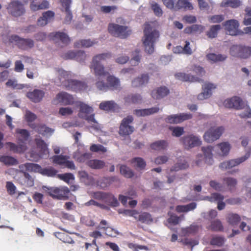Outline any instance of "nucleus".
Here are the masks:
<instances>
[{"label":"nucleus","instance_id":"obj_1","mask_svg":"<svg viewBox=\"0 0 251 251\" xmlns=\"http://www.w3.org/2000/svg\"><path fill=\"white\" fill-rule=\"evenodd\" d=\"M144 26L142 41L145 51L149 54H151L154 51V44L159 37V32L148 23L145 24Z\"/></svg>","mask_w":251,"mask_h":251},{"label":"nucleus","instance_id":"obj_2","mask_svg":"<svg viewBox=\"0 0 251 251\" xmlns=\"http://www.w3.org/2000/svg\"><path fill=\"white\" fill-rule=\"evenodd\" d=\"M77 106L79 108L78 116L91 124L92 128L96 130H100V125L95 120V114L91 113L93 111L92 107L82 102H80Z\"/></svg>","mask_w":251,"mask_h":251},{"label":"nucleus","instance_id":"obj_3","mask_svg":"<svg viewBox=\"0 0 251 251\" xmlns=\"http://www.w3.org/2000/svg\"><path fill=\"white\" fill-rule=\"evenodd\" d=\"M68 73L64 71H61L60 73L59 79L61 85L67 90H72L75 92L84 90L87 87V85L84 82L77 80L75 79H66L68 77Z\"/></svg>","mask_w":251,"mask_h":251},{"label":"nucleus","instance_id":"obj_4","mask_svg":"<svg viewBox=\"0 0 251 251\" xmlns=\"http://www.w3.org/2000/svg\"><path fill=\"white\" fill-rule=\"evenodd\" d=\"M111 56V53L106 52L97 54L93 57L90 68L94 70L96 76H105L108 74L104 70V67L101 64L100 62L110 58Z\"/></svg>","mask_w":251,"mask_h":251},{"label":"nucleus","instance_id":"obj_5","mask_svg":"<svg viewBox=\"0 0 251 251\" xmlns=\"http://www.w3.org/2000/svg\"><path fill=\"white\" fill-rule=\"evenodd\" d=\"M190 71L192 72L194 75L191 73L187 74L184 73H177L175 74L176 78L182 81L190 82H200L201 79L195 75L202 76L205 74V71L203 68L200 66H192L190 69Z\"/></svg>","mask_w":251,"mask_h":251},{"label":"nucleus","instance_id":"obj_6","mask_svg":"<svg viewBox=\"0 0 251 251\" xmlns=\"http://www.w3.org/2000/svg\"><path fill=\"white\" fill-rule=\"evenodd\" d=\"M9 42L22 50H28L34 46V42L29 38H24L17 35H11L8 38Z\"/></svg>","mask_w":251,"mask_h":251},{"label":"nucleus","instance_id":"obj_7","mask_svg":"<svg viewBox=\"0 0 251 251\" xmlns=\"http://www.w3.org/2000/svg\"><path fill=\"white\" fill-rule=\"evenodd\" d=\"M44 189L46 193L54 199L66 200L68 199L70 190L67 187L61 188L44 187Z\"/></svg>","mask_w":251,"mask_h":251},{"label":"nucleus","instance_id":"obj_8","mask_svg":"<svg viewBox=\"0 0 251 251\" xmlns=\"http://www.w3.org/2000/svg\"><path fill=\"white\" fill-rule=\"evenodd\" d=\"M108 30L113 36L121 38H126L131 33V30L127 26L113 23L109 24Z\"/></svg>","mask_w":251,"mask_h":251},{"label":"nucleus","instance_id":"obj_9","mask_svg":"<svg viewBox=\"0 0 251 251\" xmlns=\"http://www.w3.org/2000/svg\"><path fill=\"white\" fill-rule=\"evenodd\" d=\"M93 197L95 199L103 201L111 207H117L119 204L117 198L110 193L96 192L94 193Z\"/></svg>","mask_w":251,"mask_h":251},{"label":"nucleus","instance_id":"obj_10","mask_svg":"<svg viewBox=\"0 0 251 251\" xmlns=\"http://www.w3.org/2000/svg\"><path fill=\"white\" fill-rule=\"evenodd\" d=\"M230 54L234 57L246 59L251 56V47L242 45H233L230 49Z\"/></svg>","mask_w":251,"mask_h":251},{"label":"nucleus","instance_id":"obj_11","mask_svg":"<svg viewBox=\"0 0 251 251\" xmlns=\"http://www.w3.org/2000/svg\"><path fill=\"white\" fill-rule=\"evenodd\" d=\"M251 154V150H250L243 156L221 163L219 165V167L224 170L230 169L247 160L250 157Z\"/></svg>","mask_w":251,"mask_h":251},{"label":"nucleus","instance_id":"obj_12","mask_svg":"<svg viewBox=\"0 0 251 251\" xmlns=\"http://www.w3.org/2000/svg\"><path fill=\"white\" fill-rule=\"evenodd\" d=\"M133 121V118L132 116L129 115L124 118L121 123L119 129V134L122 135H129L132 134L134 128L133 126H130Z\"/></svg>","mask_w":251,"mask_h":251},{"label":"nucleus","instance_id":"obj_13","mask_svg":"<svg viewBox=\"0 0 251 251\" xmlns=\"http://www.w3.org/2000/svg\"><path fill=\"white\" fill-rule=\"evenodd\" d=\"M68 155H56L52 157V162L71 170H75L76 167L73 161L69 160Z\"/></svg>","mask_w":251,"mask_h":251},{"label":"nucleus","instance_id":"obj_14","mask_svg":"<svg viewBox=\"0 0 251 251\" xmlns=\"http://www.w3.org/2000/svg\"><path fill=\"white\" fill-rule=\"evenodd\" d=\"M224 130V128L223 126L211 127L205 133L203 138L208 143L213 142L220 138Z\"/></svg>","mask_w":251,"mask_h":251},{"label":"nucleus","instance_id":"obj_15","mask_svg":"<svg viewBox=\"0 0 251 251\" xmlns=\"http://www.w3.org/2000/svg\"><path fill=\"white\" fill-rule=\"evenodd\" d=\"M180 141L186 149L200 146L201 144L200 139L193 134L183 137L180 139Z\"/></svg>","mask_w":251,"mask_h":251},{"label":"nucleus","instance_id":"obj_16","mask_svg":"<svg viewBox=\"0 0 251 251\" xmlns=\"http://www.w3.org/2000/svg\"><path fill=\"white\" fill-rule=\"evenodd\" d=\"M192 118V115L190 113H180L168 116L165 118V122L170 124H178Z\"/></svg>","mask_w":251,"mask_h":251},{"label":"nucleus","instance_id":"obj_17","mask_svg":"<svg viewBox=\"0 0 251 251\" xmlns=\"http://www.w3.org/2000/svg\"><path fill=\"white\" fill-rule=\"evenodd\" d=\"M224 25L229 35L234 36L240 34V32L238 30L239 24L237 20L234 19L227 20L224 23Z\"/></svg>","mask_w":251,"mask_h":251},{"label":"nucleus","instance_id":"obj_18","mask_svg":"<svg viewBox=\"0 0 251 251\" xmlns=\"http://www.w3.org/2000/svg\"><path fill=\"white\" fill-rule=\"evenodd\" d=\"M224 105L226 108H234L236 109H241L245 107L244 102L238 97H233L225 100Z\"/></svg>","mask_w":251,"mask_h":251},{"label":"nucleus","instance_id":"obj_19","mask_svg":"<svg viewBox=\"0 0 251 251\" xmlns=\"http://www.w3.org/2000/svg\"><path fill=\"white\" fill-rule=\"evenodd\" d=\"M8 8L11 14L15 17L20 16L25 12L23 4L18 1L11 2Z\"/></svg>","mask_w":251,"mask_h":251},{"label":"nucleus","instance_id":"obj_20","mask_svg":"<svg viewBox=\"0 0 251 251\" xmlns=\"http://www.w3.org/2000/svg\"><path fill=\"white\" fill-rule=\"evenodd\" d=\"M203 91L198 96V99L203 100L210 97L212 94V90L216 88V85L210 83L206 82L202 85Z\"/></svg>","mask_w":251,"mask_h":251},{"label":"nucleus","instance_id":"obj_21","mask_svg":"<svg viewBox=\"0 0 251 251\" xmlns=\"http://www.w3.org/2000/svg\"><path fill=\"white\" fill-rule=\"evenodd\" d=\"M54 16V12L50 10L43 12L42 16L40 17L37 20V25L41 26L46 25L49 23L53 20Z\"/></svg>","mask_w":251,"mask_h":251},{"label":"nucleus","instance_id":"obj_22","mask_svg":"<svg viewBox=\"0 0 251 251\" xmlns=\"http://www.w3.org/2000/svg\"><path fill=\"white\" fill-rule=\"evenodd\" d=\"M49 37L51 40L55 42L60 41L61 43L65 45H67L70 42V38L64 32H52L50 34Z\"/></svg>","mask_w":251,"mask_h":251},{"label":"nucleus","instance_id":"obj_23","mask_svg":"<svg viewBox=\"0 0 251 251\" xmlns=\"http://www.w3.org/2000/svg\"><path fill=\"white\" fill-rule=\"evenodd\" d=\"M224 199V196L218 193H213L210 196L207 197V200L210 202H217V208L219 210H223L225 207L226 204L223 202Z\"/></svg>","mask_w":251,"mask_h":251},{"label":"nucleus","instance_id":"obj_24","mask_svg":"<svg viewBox=\"0 0 251 251\" xmlns=\"http://www.w3.org/2000/svg\"><path fill=\"white\" fill-rule=\"evenodd\" d=\"M44 96V91L39 89H34L33 91L29 92L26 94V97L35 103L41 101Z\"/></svg>","mask_w":251,"mask_h":251},{"label":"nucleus","instance_id":"obj_25","mask_svg":"<svg viewBox=\"0 0 251 251\" xmlns=\"http://www.w3.org/2000/svg\"><path fill=\"white\" fill-rule=\"evenodd\" d=\"M169 93V89L167 87L162 86L153 90L151 95L154 99L159 100L167 96Z\"/></svg>","mask_w":251,"mask_h":251},{"label":"nucleus","instance_id":"obj_26","mask_svg":"<svg viewBox=\"0 0 251 251\" xmlns=\"http://www.w3.org/2000/svg\"><path fill=\"white\" fill-rule=\"evenodd\" d=\"M56 98L59 102L64 105H70L74 103L73 97L66 92H62L58 93Z\"/></svg>","mask_w":251,"mask_h":251},{"label":"nucleus","instance_id":"obj_27","mask_svg":"<svg viewBox=\"0 0 251 251\" xmlns=\"http://www.w3.org/2000/svg\"><path fill=\"white\" fill-rule=\"evenodd\" d=\"M18 181L22 185L27 187H30L34 185V181L31 176L27 173L24 172L19 177Z\"/></svg>","mask_w":251,"mask_h":251},{"label":"nucleus","instance_id":"obj_28","mask_svg":"<svg viewBox=\"0 0 251 251\" xmlns=\"http://www.w3.org/2000/svg\"><path fill=\"white\" fill-rule=\"evenodd\" d=\"M125 104L129 105L131 104H138L142 102V97L138 94H130L124 98Z\"/></svg>","mask_w":251,"mask_h":251},{"label":"nucleus","instance_id":"obj_29","mask_svg":"<svg viewBox=\"0 0 251 251\" xmlns=\"http://www.w3.org/2000/svg\"><path fill=\"white\" fill-rule=\"evenodd\" d=\"M108 89L114 90L120 89V82L119 79L113 75H109L107 78Z\"/></svg>","mask_w":251,"mask_h":251},{"label":"nucleus","instance_id":"obj_30","mask_svg":"<svg viewBox=\"0 0 251 251\" xmlns=\"http://www.w3.org/2000/svg\"><path fill=\"white\" fill-rule=\"evenodd\" d=\"M149 80L148 74H142L140 77H138L132 81L131 85L133 87H138L147 84Z\"/></svg>","mask_w":251,"mask_h":251},{"label":"nucleus","instance_id":"obj_31","mask_svg":"<svg viewBox=\"0 0 251 251\" xmlns=\"http://www.w3.org/2000/svg\"><path fill=\"white\" fill-rule=\"evenodd\" d=\"M158 107H153L148 109H136L134 111V114L137 116H145L156 113L159 111Z\"/></svg>","mask_w":251,"mask_h":251},{"label":"nucleus","instance_id":"obj_32","mask_svg":"<svg viewBox=\"0 0 251 251\" xmlns=\"http://www.w3.org/2000/svg\"><path fill=\"white\" fill-rule=\"evenodd\" d=\"M7 145L8 146L10 150L15 153H23L27 149L26 146L24 143L17 145L11 142H8Z\"/></svg>","mask_w":251,"mask_h":251},{"label":"nucleus","instance_id":"obj_33","mask_svg":"<svg viewBox=\"0 0 251 251\" xmlns=\"http://www.w3.org/2000/svg\"><path fill=\"white\" fill-rule=\"evenodd\" d=\"M136 217V220L142 223L150 224L153 222L151 215L148 212H144L139 213L138 212V216Z\"/></svg>","mask_w":251,"mask_h":251},{"label":"nucleus","instance_id":"obj_34","mask_svg":"<svg viewBox=\"0 0 251 251\" xmlns=\"http://www.w3.org/2000/svg\"><path fill=\"white\" fill-rule=\"evenodd\" d=\"M212 150L213 147L211 146L203 147L201 148V150L204 153L205 161L208 165H211L213 162L212 153Z\"/></svg>","mask_w":251,"mask_h":251},{"label":"nucleus","instance_id":"obj_35","mask_svg":"<svg viewBox=\"0 0 251 251\" xmlns=\"http://www.w3.org/2000/svg\"><path fill=\"white\" fill-rule=\"evenodd\" d=\"M180 9L191 10L193 9L192 4L187 0H178L175 5V10L176 11Z\"/></svg>","mask_w":251,"mask_h":251},{"label":"nucleus","instance_id":"obj_36","mask_svg":"<svg viewBox=\"0 0 251 251\" xmlns=\"http://www.w3.org/2000/svg\"><path fill=\"white\" fill-rule=\"evenodd\" d=\"M30 7L34 11L47 9L49 7V2L46 0H44L39 4H37L33 1L31 2Z\"/></svg>","mask_w":251,"mask_h":251},{"label":"nucleus","instance_id":"obj_37","mask_svg":"<svg viewBox=\"0 0 251 251\" xmlns=\"http://www.w3.org/2000/svg\"><path fill=\"white\" fill-rule=\"evenodd\" d=\"M30 126L32 128H36V130L37 132L44 136L48 134H51L53 132V129L46 126L45 125H39L36 127L35 125L31 124Z\"/></svg>","mask_w":251,"mask_h":251},{"label":"nucleus","instance_id":"obj_38","mask_svg":"<svg viewBox=\"0 0 251 251\" xmlns=\"http://www.w3.org/2000/svg\"><path fill=\"white\" fill-rule=\"evenodd\" d=\"M226 219L227 223L232 226H237L241 221L239 215L232 213L227 214Z\"/></svg>","mask_w":251,"mask_h":251},{"label":"nucleus","instance_id":"obj_39","mask_svg":"<svg viewBox=\"0 0 251 251\" xmlns=\"http://www.w3.org/2000/svg\"><path fill=\"white\" fill-rule=\"evenodd\" d=\"M91 157V154L90 153H84L81 154L78 151L74 152L73 154L74 158L79 163H83L88 160Z\"/></svg>","mask_w":251,"mask_h":251},{"label":"nucleus","instance_id":"obj_40","mask_svg":"<svg viewBox=\"0 0 251 251\" xmlns=\"http://www.w3.org/2000/svg\"><path fill=\"white\" fill-rule=\"evenodd\" d=\"M168 146V143L167 141L159 140L151 144L150 147L153 150L161 151L166 149Z\"/></svg>","mask_w":251,"mask_h":251},{"label":"nucleus","instance_id":"obj_41","mask_svg":"<svg viewBox=\"0 0 251 251\" xmlns=\"http://www.w3.org/2000/svg\"><path fill=\"white\" fill-rule=\"evenodd\" d=\"M116 103L113 100L105 101L101 102L99 105V108L104 111H112L115 109Z\"/></svg>","mask_w":251,"mask_h":251},{"label":"nucleus","instance_id":"obj_42","mask_svg":"<svg viewBox=\"0 0 251 251\" xmlns=\"http://www.w3.org/2000/svg\"><path fill=\"white\" fill-rule=\"evenodd\" d=\"M208 229L212 231H222L224 230V226L220 220L216 219L211 221Z\"/></svg>","mask_w":251,"mask_h":251},{"label":"nucleus","instance_id":"obj_43","mask_svg":"<svg viewBox=\"0 0 251 251\" xmlns=\"http://www.w3.org/2000/svg\"><path fill=\"white\" fill-rule=\"evenodd\" d=\"M86 164L89 167L94 169H101L105 166V162L103 161L98 159L88 160Z\"/></svg>","mask_w":251,"mask_h":251},{"label":"nucleus","instance_id":"obj_44","mask_svg":"<svg viewBox=\"0 0 251 251\" xmlns=\"http://www.w3.org/2000/svg\"><path fill=\"white\" fill-rule=\"evenodd\" d=\"M189 167V164L188 162L185 160H182L181 159L180 160H178V162L176 163L174 166H173L171 168V171L173 172H177L181 170H185L187 169Z\"/></svg>","mask_w":251,"mask_h":251},{"label":"nucleus","instance_id":"obj_45","mask_svg":"<svg viewBox=\"0 0 251 251\" xmlns=\"http://www.w3.org/2000/svg\"><path fill=\"white\" fill-rule=\"evenodd\" d=\"M241 4V1L240 0H224L220 4L222 7H231L232 8H237Z\"/></svg>","mask_w":251,"mask_h":251},{"label":"nucleus","instance_id":"obj_46","mask_svg":"<svg viewBox=\"0 0 251 251\" xmlns=\"http://www.w3.org/2000/svg\"><path fill=\"white\" fill-rule=\"evenodd\" d=\"M115 177H104L100 179L98 182L99 185L103 189L109 186L115 180Z\"/></svg>","mask_w":251,"mask_h":251},{"label":"nucleus","instance_id":"obj_47","mask_svg":"<svg viewBox=\"0 0 251 251\" xmlns=\"http://www.w3.org/2000/svg\"><path fill=\"white\" fill-rule=\"evenodd\" d=\"M96 43L91 41L90 39H83L79 40L74 44V46L75 48H89L92 47Z\"/></svg>","mask_w":251,"mask_h":251},{"label":"nucleus","instance_id":"obj_48","mask_svg":"<svg viewBox=\"0 0 251 251\" xmlns=\"http://www.w3.org/2000/svg\"><path fill=\"white\" fill-rule=\"evenodd\" d=\"M0 162L6 165L12 166L18 164V161L13 157L8 155H2L0 157Z\"/></svg>","mask_w":251,"mask_h":251},{"label":"nucleus","instance_id":"obj_49","mask_svg":"<svg viewBox=\"0 0 251 251\" xmlns=\"http://www.w3.org/2000/svg\"><path fill=\"white\" fill-rule=\"evenodd\" d=\"M35 142L37 148L40 149V151L42 154H45L49 153L48 145L42 139L36 138L35 139Z\"/></svg>","mask_w":251,"mask_h":251},{"label":"nucleus","instance_id":"obj_50","mask_svg":"<svg viewBox=\"0 0 251 251\" xmlns=\"http://www.w3.org/2000/svg\"><path fill=\"white\" fill-rule=\"evenodd\" d=\"M216 148L220 150L221 152L219 153L220 155H226L230 149V145L227 142H223L218 144Z\"/></svg>","mask_w":251,"mask_h":251},{"label":"nucleus","instance_id":"obj_51","mask_svg":"<svg viewBox=\"0 0 251 251\" xmlns=\"http://www.w3.org/2000/svg\"><path fill=\"white\" fill-rule=\"evenodd\" d=\"M208 60L212 62H217L218 61H223L225 60L227 56L225 55L221 54H216L215 53H209L206 55Z\"/></svg>","mask_w":251,"mask_h":251},{"label":"nucleus","instance_id":"obj_52","mask_svg":"<svg viewBox=\"0 0 251 251\" xmlns=\"http://www.w3.org/2000/svg\"><path fill=\"white\" fill-rule=\"evenodd\" d=\"M221 29L220 25H213L211 26L209 30L207 31L206 35L209 38H214L217 36L218 32Z\"/></svg>","mask_w":251,"mask_h":251},{"label":"nucleus","instance_id":"obj_53","mask_svg":"<svg viewBox=\"0 0 251 251\" xmlns=\"http://www.w3.org/2000/svg\"><path fill=\"white\" fill-rule=\"evenodd\" d=\"M24 165L26 171L40 174L42 167L39 164L32 163H26Z\"/></svg>","mask_w":251,"mask_h":251},{"label":"nucleus","instance_id":"obj_54","mask_svg":"<svg viewBox=\"0 0 251 251\" xmlns=\"http://www.w3.org/2000/svg\"><path fill=\"white\" fill-rule=\"evenodd\" d=\"M223 182L230 190L235 188L237 183L236 179L231 177H224Z\"/></svg>","mask_w":251,"mask_h":251},{"label":"nucleus","instance_id":"obj_55","mask_svg":"<svg viewBox=\"0 0 251 251\" xmlns=\"http://www.w3.org/2000/svg\"><path fill=\"white\" fill-rule=\"evenodd\" d=\"M57 173V171L52 167L49 168H41L40 174L48 176L53 177L55 176Z\"/></svg>","mask_w":251,"mask_h":251},{"label":"nucleus","instance_id":"obj_56","mask_svg":"<svg viewBox=\"0 0 251 251\" xmlns=\"http://www.w3.org/2000/svg\"><path fill=\"white\" fill-rule=\"evenodd\" d=\"M120 172L122 175L127 178H131L134 176L132 170L126 165H122L120 167Z\"/></svg>","mask_w":251,"mask_h":251},{"label":"nucleus","instance_id":"obj_57","mask_svg":"<svg viewBox=\"0 0 251 251\" xmlns=\"http://www.w3.org/2000/svg\"><path fill=\"white\" fill-rule=\"evenodd\" d=\"M131 162L134 163L135 166L141 170L144 169L146 166V162L141 157L134 158L132 159Z\"/></svg>","mask_w":251,"mask_h":251},{"label":"nucleus","instance_id":"obj_58","mask_svg":"<svg viewBox=\"0 0 251 251\" xmlns=\"http://www.w3.org/2000/svg\"><path fill=\"white\" fill-rule=\"evenodd\" d=\"M170 130L172 131V135L176 137H180L184 133V128L180 126H170Z\"/></svg>","mask_w":251,"mask_h":251},{"label":"nucleus","instance_id":"obj_59","mask_svg":"<svg viewBox=\"0 0 251 251\" xmlns=\"http://www.w3.org/2000/svg\"><path fill=\"white\" fill-rule=\"evenodd\" d=\"M224 19L225 17L223 15H215L208 17V21L211 23H219Z\"/></svg>","mask_w":251,"mask_h":251},{"label":"nucleus","instance_id":"obj_60","mask_svg":"<svg viewBox=\"0 0 251 251\" xmlns=\"http://www.w3.org/2000/svg\"><path fill=\"white\" fill-rule=\"evenodd\" d=\"M90 150L92 152H98L101 151L102 152H105L107 149L105 147L100 144H93L91 146Z\"/></svg>","mask_w":251,"mask_h":251},{"label":"nucleus","instance_id":"obj_61","mask_svg":"<svg viewBox=\"0 0 251 251\" xmlns=\"http://www.w3.org/2000/svg\"><path fill=\"white\" fill-rule=\"evenodd\" d=\"M57 176L59 178L67 183H69L71 180H74L75 179V177L72 173L59 174Z\"/></svg>","mask_w":251,"mask_h":251},{"label":"nucleus","instance_id":"obj_62","mask_svg":"<svg viewBox=\"0 0 251 251\" xmlns=\"http://www.w3.org/2000/svg\"><path fill=\"white\" fill-rule=\"evenodd\" d=\"M224 238L220 236H216L212 238L210 241L212 245H215L219 247L222 246L224 243Z\"/></svg>","mask_w":251,"mask_h":251},{"label":"nucleus","instance_id":"obj_63","mask_svg":"<svg viewBox=\"0 0 251 251\" xmlns=\"http://www.w3.org/2000/svg\"><path fill=\"white\" fill-rule=\"evenodd\" d=\"M151 7L156 16L160 17L162 15L163 11L158 3L156 2H152Z\"/></svg>","mask_w":251,"mask_h":251},{"label":"nucleus","instance_id":"obj_64","mask_svg":"<svg viewBox=\"0 0 251 251\" xmlns=\"http://www.w3.org/2000/svg\"><path fill=\"white\" fill-rule=\"evenodd\" d=\"M199 227L197 225H191L189 227L182 229V232L186 234H194L198 230Z\"/></svg>","mask_w":251,"mask_h":251}]
</instances>
